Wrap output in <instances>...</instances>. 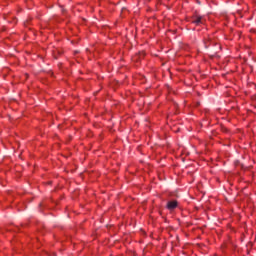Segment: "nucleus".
Returning a JSON list of instances; mask_svg holds the SVG:
<instances>
[{"label":"nucleus","instance_id":"f03ea898","mask_svg":"<svg viewBox=\"0 0 256 256\" xmlns=\"http://www.w3.org/2000/svg\"><path fill=\"white\" fill-rule=\"evenodd\" d=\"M193 23H195L196 25H201V23H203V17L199 15L195 16Z\"/></svg>","mask_w":256,"mask_h":256},{"label":"nucleus","instance_id":"7ed1b4c3","mask_svg":"<svg viewBox=\"0 0 256 256\" xmlns=\"http://www.w3.org/2000/svg\"><path fill=\"white\" fill-rule=\"evenodd\" d=\"M204 45L206 49H209V47H211V45H215V42H213V40H211V38H209L208 40L204 41Z\"/></svg>","mask_w":256,"mask_h":256},{"label":"nucleus","instance_id":"f257e3e1","mask_svg":"<svg viewBox=\"0 0 256 256\" xmlns=\"http://www.w3.org/2000/svg\"><path fill=\"white\" fill-rule=\"evenodd\" d=\"M167 209H169V211H173V209H177V201L175 200L169 201L167 203Z\"/></svg>","mask_w":256,"mask_h":256}]
</instances>
